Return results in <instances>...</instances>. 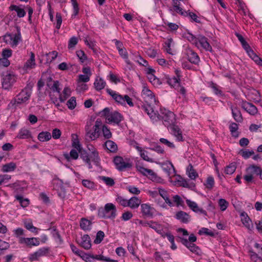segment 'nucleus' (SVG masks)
<instances>
[{
    "label": "nucleus",
    "instance_id": "1",
    "mask_svg": "<svg viewBox=\"0 0 262 262\" xmlns=\"http://www.w3.org/2000/svg\"><path fill=\"white\" fill-rule=\"evenodd\" d=\"M116 208L112 203L105 204L104 208H100L98 209V215L102 219H114L116 216Z\"/></svg>",
    "mask_w": 262,
    "mask_h": 262
},
{
    "label": "nucleus",
    "instance_id": "2",
    "mask_svg": "<svg viewBox=\"0 0 262 262\" xmlns=\"http://www.w3.org/2000/svg\"><path fill=\"white\" fill-rule=\"evenodd\" d=\"M101 116L105 117L106 122L108 123L118 124L122 120V116L117 112L110 113L108 107H106L99 113Z\"/></svg>",
    "mask_w": 262,
    "mask_h": 262
},
{
    "label": "nucleus",
    "instance_id": "3",
    "mask_svg": "<svg viewBox=\"0 0 262 262\" xmlns=\"http://www.w3.org/2000/svg\"><path fill=\"white\" fill-rule=\"evenodd\" d=\"M162 120L165 126L169 127L175 122V115L171 111L165 108L160 109V113H158L157 120Z\"/></svg>",
    "mask_w": 262,
    "mask_h": 262
},
{
    "label": "nucleus",
    "instance_id": "4",
    "mask_svg": "<svg viewBox=\"0 0 262 262\" xmlns=\"http://www.w3.org/2000/svg\"><path fill=\"white\" fill-rule=\"evenodd\" d=\"M31 91L29 89L25 88L17 94L15 98L11 101L12 105L17 106L19 104L25 103L27 101L31 96Z\"/></svg>",
    "mask_w": 262,
    "mask_h": 262
},
{
    "label": "nucleus",
    "instance_id": "5",
    "mask_svg": "<svg viewBox=\"0 0 262 262\" xmlns=\"http://www.w3.org/2000/svg\"><path fill=\"white\" fill-rule=\"evenodd\" d=\"M16 29L17 33H7L3 38L5 42L10 44L12 48L16 47L21 40L20 29L18 26H16Z\"/></svg>",
    "mask_w": 262,
    "mask_h": 262
},
{
    "label": "nucleus",
    "instance_id": "6",
    "mask_svg": "<svg viewBox=\"0 0 262 262\" xmlns=\"http://www.w3.org/2000/svg\"><path fill=\"white\" fill-rule=\"evenodd\" d=\"M17 80L16 76L11 73H9L4 76L2 80V88L7 90H10L14 83Z\"/></svg>",
    "mask_w": 262,
    "mask_h": 262
},
{
    "label": "nucleus",
    "instance_id": "7",
    "mask_svg": "<svg viewBox=\"0 0 262 262\" xmlns=\"http://www.w3.org/2000/svg\"><path fill=\"white\" fill-rule=\"evenodd\" d=\"M102 125V122L99 119H97L95 122V124L93 126V130L87 132L86 135L92 140H94L98 138L100 134V130Z\"/></svg>",
    "mask_w": 262,
    "mask_h": 262
},
{
    "label": "nucleus",
    "instance_id": "8",
    "mask_svg": "<svg viewBox=\"0 0 262 262\" xmlns=\"http://www.w3.org/2000/svg\"><path fill=\"white\" fill-rule=\"evenodd\" d=\"M19 244L30 248L39 245L40 242L38 238L24 237L19 238Z\"/></svg>",
    "mask_w": 262,
    "mask_h": 262
},
{
    "label": "nucleus",
    "instance_id": "9",
    "mask_svg": "<svg viewBox=\"0 0 262 262\" xmlns=\"http://www.w3.org/2000/svg\"><path fill=\"white\" fill-rule=\"evenodd\" d=\"M180 242L185 246L191 252L198 255L201 254V250L194 243L188 242L187 239L184 237H180Z\"/></svg>",
    "mask_w": 262,
    "mask_h": 262
},
{
    "label": "nucleus",
    "instance_id": "10",
    "mask_svg": "<svg viewBox=\"0 0 262 262\" xmlns=\"http://www.w3.org/2000/svg\"><path fill=\"white\" fill-rule=\"evenodd\" d=\"M50 248L49 247H43L40 248L36 252L30 255L29 260L31 261L38 260L40 257L46 256L49 253Z\"/></svg>",
    "mask_w": 262,
    "mask_h": 262
},
{
    "label": "nucleus",
    "instance_id": "11",
    "mask_svg": "<svg viewBox=\"0 0 262 262\" xmlns=\"http://www.w3.org/2000/svg\"><path fill=\"white\" fill-rule=\"evenodd\" d=\"M151 104L149 102L144 103L141 105V108L143 112L147 113L150 119L157 121L158 113H156L154 111V108L151 106Z\"/></svg>",
    "mask_w": 262,
    "mask_h": 262
},
{
    "label": "nucleus",
    "instance_id": "12",
    "mask_svg": "<svg viewBox=\"0 0 262 262\" xmlns=\"http://www.w3.org/2000/svg\"><path fill=\"white\" fill-rule=\"evenodd\" d=\"M114 162L117 169L119 171H123L126 168L132 167V164L128 162H124L123 159L120 156H116L114 159Z\"/></svg>",
    "mask_w": 262,
    "mask_h": 262
},
{
    "label": "nucleus",
    "instance_id": "13",
    "mask_svg": "<svg viewBox=\"0 0 262 262\" xmlns=\"http://www.w3.org/2000/svg\"><path fill=\"white\" fill-rule=\"evenodd\" d=\"M198 46H200L207 51L212 52V48L208 42L207 38L205 36L199 34L198 38Z\"/></svg>",
    "mask_w": 262,
    "mask_h": 262
},
{
    "label": "nucleus",
    "instance_id": "14",
    "mask_svg": "<svg viewBox=\"0 0 262 262\" xmlns=\"http://www.w3.org/2000/svg\"><path fill=\"white\" fill-rule=\"evenodd\" d=\"M136 168L137 170L143 175L148 177L152 180H155L157 177V174L153 171V170L144 168L140 164L136 165Z\"/></svg>",
    "mask_w": 262,
    "mask_h": 262
},
{
    "label": "nucleus",
    "instance_id": "15",
    "mask_svg": "<svg viewBox=\"0 0 262 262\" xmlns=\"http://www.w3.org/2000/svg\"><path fill=\"white\" fill-rule=\"evenodd\" d=\"M142 96L145 103H147L148 102H149L150 103L156 102V99L154 93L145 86L144 87L142 90Z\"/></svg>",
    "mask_w": 262,
    "mask_h": 262
},
{
    "label": "nucleus",
    "instance_id": "16",
    "mask_svg": "<svg viewBox=\"0 0 262 262\" xmlns=\"http://www.w3.org/2000/svg\"><path fill=\"white\" fill-rule=\"evenodd\" d=\"M141 211L142 215L148 217H152L155 213V209L148 204H141Z\"/></svg>",
    "mask_w": 262,
    "mask_h": 262
},
{
    "label": "nucleus",
    "instance_id": "17",
    "mask_svg": "<svg viewBox=\"0 0 262 262\" xmlns=\"http://www.w3.org/2000/svg\"><path fill=\"white\" fill-rule=\"evenodd\" d=\"M88 149L91 152V158L92 161L96 165L100 164V159L99 156L98 152L96 150L94 146L92 144L87 145Z\"/></svg>",
    "mask_w": 262,
    "mask_h": 262
},
{
    "label": "nucleus",
    "instance_id": "18",
    "mask_svg": "<svg viewBox=\"0 0 262 262\" xmlns=\"http://www.w3.org/2000/svg\"><path fill=\"white\" fill-rule=\"evenodd\" d=\"M186 54L188 60L194 64H198L200 62V57L198 54L190 49H187L186 50Z\"/></svg>",
    "mask_w": 262,
    "mask_h": 262
},
{
    "label": "nucleus",
    "instance_id": "19",
    "mask_svg": "<svg viewBox=\"0 0 262 262\" xmlns=\"http://www.w3.org/2000/svg\"><path fill=\"white\" fill-rule=\"evenodd\" d=\"M241 106L245 111L251 115H255L257 113V107L251 103L243 101L242 102Z\"/></svg>",
    "mask_w": 262,
    "mask_h": 262
},
{
    "label": "nucleus",
    "instance_id": "20",
    "mask_svg": "<svg viewBox=\"0 0 262 262\" xmlns=\"http://www.w3.org/2000/svg\"><path fill=\"white\" fill-rule=\"evenodd\" d=\"M171 130V134L176 137L178 141H183V138L182 134V131L179 127L175 124H172L169 126Z\"/></svg>",
    "mask_w": 262,
    "mask_h": 262
},
{
    "label": "nucleus",
    "instance_id": "21",
    "mask_svg": "<svg viewBox=\"0 0 262 262\" xmlns=\"http://www.w3.org/2000/svg\"><path fill=\"white\" fill-rule=\"evenodd\" d=\"M186 204L193 211L196 213L203 214L204 215L207 216V214L206 211L203 210L202 208H199L195 202L189 200H187Z\"/></svg>",
    "mask_w": 262,
    "mask_h": 262
},
{
    "label": "nucleus",
    "instance_id": "22",
    "mask_svg": "<svg viewBox=\"0 0 262 262\" xmlns=\"http://www.w3.org/2000/svg\"><path fill=\"white\" fill-rule=\"evenodd\" d=\"M175 217L181 223L187 224L189 222L190 217L186 212L183 211H179L176 213Z\"/></svg>",
    "mask_w": 262,
    "mask_h": 262
},
{
    "label": "nucleus",
    "instance_id": "23",
    "mask_svg": "<svg viewBox=\"0 0 262 262\" xmlns=\"http://www.w3.org/2000/svg\"><path fill=\"white\" fill-rule=\"evenodd\" d=\"M79 245L84 249L89 250L91 248V240L90 237L88 234H85L81 237V241Z\"/></svg>",
    "mask_w": 262,
    "mask_h": 262
},
{
    "label": "nucleus",
    "instance_id": "24",
    "mask_svg": "<svg viewBox=\"0 0 262 262\" xmlns=\"http://www.w3.org/2000/svg\"><path fill=\"white\" fill-rule=\"evenodd\" d=\"M231 110L232 116L235 121L237 122H242L243 120V118L239 108L236 106L234 107L231 106Z\"/></svg>",
    "mask_w": 262,
    "mask_h": 262
},
{
    "label": "nucleus",
    "instance_id": "25",
    "mask_svg": "<svg viewBox=\"0 0 262 262\" xmlns=\"http://www.w3.org/2000/svg\"><path fill=\"white\" fill-rule=\"evenodd\" d=\"M70 247L75 254L81 257L83 259H85L86 261H90L89 255L84 253L82 251L79 250L73 244L70 245Z\"/></svg>",
    "mask_w": 262,
    "mask_h": 262
},
{
    "label": "nucleus",
    "instance_id": "26",
    "mask_svg": "<svg viewBox=\"0 0 262 262\" xmlns=\"http://www.w3.org/2000/svg\"><path fill=\"white\" fill-rule=\"evenodd\" d=\"M186 173L188 177L191 180H194L199 177L198 173L194 169L191 164H189L186 168Z\"/></svg>",
    "mask_w": 262,
    "mask_h": 262
},
{
    "label": "nucleus",
    "instance_id": "27",
    "mask_svg": "<svg viewBox=\"0 0 262 262\" xmlns=\"http://www.w3.org/2000/svg\"><path fill=\"white\" fill-rule=\"evenodd\" d=\"M141 204V200L136 196H133L128 200V207L131 209H136Z\"/></svg>",
    "mask_w": 262,
    "mask_h": 262
},
{
    "label": "nucleus",
    "instance_id": "28",
    "mask_svg": "<svg viewBox=\"0 0 262 262\" xmlns=\"http://www.w3.org/2000/svg\"><path fill=\"white\" fill-rule=\"evenodd\" d=\"M9 9L11 11H15L17 13V16L19 17H23L26 15V11L23 8H20L19 6H17L15 5H12L10 6Z\"/></svg>",
    "mask_w": 262,
    "mask_h": 262
},
{
    "label": "nucleus",
    "instance_id": "29",
    "mask_svg": "<svg viewBox=\"0 0 262 262\" xmlns=\"http://www.w3.org/2000/svg\"><path fill=\"white\" fill-rule=\"evenodd\" d=\"M92 222L85 218H82L80 222V228L84 231H89L91 229Z\"/></svg>",
    "mask_w": 262,
    "mask_h": 262
},
{
    "label": "nucleus",
    "instance_id": "30",
    "mask_svg": "<svg viewBox=\"0 0 262 262\" xmlns=\"http://www.w3.org/2000/svg\"><path fill=\"white\" fill-rule=\"evenodd\" d=\"M158 189L160 195L165 200V203L169 206H172L173 204L171 200L169 199L167 192L165 189L161 188H159Z\"/></svg>",
    "mask_w": 262,
    "mask_h": 262
},
{
    "label": "nucleus",
    "instance_id": "31",
    "mask_svg": "<svg viewBox=\"0 0 262 262\" xmlns=\"http://www.w3.org/2000/svg\"><path fill=\"white\" fill-rule=\"evenodd\" d=\"M31 136V132L25 128H23L19 131L17 138L21 139H28Z\"/></svg>",
    "mask_w": 262,
    "mask_h": 262
},
{
    "label": "nucleus",
    "instance_id": "32",
    "mask_svg": "<svg viewBox=\"0 0 262 262\" xmlns=\"http://www.w3.org/2000/svg\"><path fill=\"white\" fill-rule=\"evenodd\" d=\"M106 148L112 152H115L118 149L117 144L112 140H107L104 144Z\"/></svg>",
    "mask_w": 262,
    "mask_h": 262
},
{
    "label": "nucleus",
    "instance_id": "33",
    "mask_svg": "<svg viewBox=\"0 0 262 262\" xmlns=\"http://www.w3.org/2000/svg\"><path fill=\"white\" fill-rule=\"evenodd\" d=\"M94 84L95 89L99 91L104 88L106 85V82L101 78H99L96 79Z\"/></svg>",
    "mask_w": 262,
    "mask_h": 262
},
{
    "label": "nucleus",
    "instance_id": "34",
    "mask_svg": "<svg viewBox=\"0 0 262 262\" xmlns=\"http://www.w3.org/2000/svg\"><path fill=\"white\" fill-rule=\"evenodd\" d=\"M261 168L259 166L255 165H251L246 168L247 173H249L253 176L255 174L258 176L259 172H260Z\"/></svg>",
    "mask_w": 262,
    "mask_h": 262
},
{
    "label": "nucleus",
    "instance_id": "35",
    "mask_svg": "<svg viewBox=\"0 0 262 262\" xmlns=\"http://www.w3.org/2000/svg\"><path fill=\"white\" fill-rule=\"evenodd\" d=\"M52 136L48 132H42L38 135V139L41 142H46L51 139Z\"/></svg>",
    "mask_w": 262,
    "mask_h": 262
},
{
    "label": "nucleus",
    "instance_id": "36",
    "mask_svg": "<svg viewBox=\"0 0 262 262\" xmlns=\"http://www.w3.org/2000/svg\"><path fill=\"white\" fill-rule=\"evenodd\" d=\"M63 156L68 161H70L71 158L74 160L77 159L78 158V154L75 149H72L70 151V155L68 153H65L63 154Z\"/></svg>",
    "mask_w": 262,
    "mask_h": 262
},
{
    "label": "nucleus",
    "instance_id": "37",
    "mask_svg": "<svg viewBox=\"0 0 262 262\" xmlns=\"http://www.w3.org/2000/svg\"><path fill=\"white\" fill-rule=\"evenodd\" d=\"M16 168V165L14 162H10L3 166L2 171L4 172H10L14 171Z\"/></svg>",
    "mask_w": 262,
    "mask_h": 262
},
{
    "label": "nucleus",
    "instance_id": "38",
    "mask_svg": "<svg viewBox=\"0 0 262 262\" xmlns=\"http://www.w3.org/2000/svg\"><path fill=\"white\" fill-rule=\"evenodd\" d=\"M35 65V55L33 52H31L30 59L26 61L24 67L26 69H32Z\"/></svg>",
    "mask_w": 262,
    "mask_h": 262
},
{
    "label": "nucleus",
    "instance_id": "39",
    "mask_svg": "<svg viewBox=\"0 0 262 262\" xmlns=\"http://www.w3.org/2000/svg\"><path fill=\"white\" fill-rule=\"evenodd\" d=\"M185 37L190 42L194 44L198 48H199L198 46V35L197 37L195 36L191 33L188 32L185 35Z\"/></svg>",
    "mask_w": 262,
    "mask_h": 262
},
{
    "label": "nucleus",
    "instance_id": "40",
    "mask_svg": "<svg viewBox=\"0 0 262 262\" xmlns=\"http://www.w3.org/2000/svg\"><path fill=\"white\" fill-rule=\"evenodd\" d=\"M70 89L68 87H66L64 88L63 91V95H62L60 93L59 94V99L61 102H63L64 101L68 98V97L70 95Z\"/></svg>",
    "mask_w": 262,
    "mask_h": 262
},
{
    "label": "nucleus",
    "instance_id": "41",
    "mask_svg": "<svg viewBox=\"0 0 262 262\" xmlns=\"http://www.w3.org/2000/svg\"><path fill=\"white\" fill-rule=\"evenodd\" d=\"M118 52L119 55L125 60V62L128 65H131L132 63L128 59V54L126 49L124 48L121 50H119Z\"/></svg>",
    "mask_w": 262,
    "mask_h": 262
},
{
    "label": "nucleus",
    "instance_id": "42",
    "mask_svg": "<svg viewBox=\"0 0 262 262\" xmlns=\"http://www.w3.org/2000/svg\"><path fill=\"white\" fill-rule=\"evenodd\" d=\"M58 53L55 51H52L49 52V53L46 54L47 60L46 62L48 63H51L52 61H53L57 56Z\"/></svg>",
    "mask_w": 262,
    "mask_h": 262
},
{
    "label": "nucleus",
    "instance_id": "43",
    "mask_svg": "<svg viewBox=\"0 0 262 262\" xmlns=\"http://www.w3.org/2000/svg\"><path fill=\"white\" fill-rule=\"evenodd\" d=\"M25 228L30 231L31 232L33 233H35L36 234L38 233V230H39L38 228L34 227L33 225V224L32 222H25Z\"/></svg>",
    "mask_w": 262,
    "mask_h": 262
},
{
    "label": "nucleus",
    "instance_id": "44",
    "mask_svg": "<svg viewBox=\"0 0 262 262\" xmlns=\"http://www.w3.org/2000/svg\"><path fill=\"white\" fill-rule=\"evenodd\" d=\"M236 168L235 163H232L227 166L225 169V172L227 174H231L234 172Z\"/></svg>",
    "mask_w": 262,
    "mask_h": 262
},
{
    "label": "nucleus",
    "instance_id": "45",
    "mask_svg": "<svg viewBox=\"0 0 262 262\" xmlns=\"http://www.w3.org/2000/svg\"><path fill=\"white\" fill-rule=\"evenodd\" d=\"M52 234L53 235V236L54 237L55 240L58 242L59 244H61L63 243V240L57 231V230L56 228H54L52 230Z\"/></svg>",
    "mask_w": 262,
    "mask_h": 262
},
{
    "label": "nucleus",
    "instance_id": "46",
    "mask_svg": "<svg viewBox=\"0 0 262 262\" xmlns=\"http://www.w3.org/2000/svg\"><path fill=\"white\" fill-rule=\"evenodd\" d=\"M149 227L155 230L158 233H161L162 225L153 221H149Z\"/></svg>",
    "mask_w": 262,
    "mask_h": 262
},
{
    "label": "nucleus",
    "instance_id": "47",
    "mask_svg": "<svg viewBox=\"0 0 262 262\" xmlns=\"http://www.w3.org/2000/svg\"><path fill=\"white\" fill-rule=\"evenodd\" d=\"M14 235L18 239V242L19 244V238H24L22 236L25 235L24 230L21 228H18L13 231Z\"/></svg>",
    "mask_w": 262,
    "mask_h": 262
},
{
    "label": "nucleus",
    "instance_id": "48",
    "mask_svg": "<svg viewBox=\"0 0 262 262\" xmlns=\"http://www.w3.org/2000/svg\"><path fill=\"white\" fill-rule=\"evenodd\" d=\"M137 148L138 151H140V156L143 160H144L145 161H148V162H153L152 159L151 158H149L148 157L146 151L142 150L141 149V147H138V146L137 147Z\"/></svg>",
    "mask_w": 262,
    "mask_h": 262
},
{
    "label": "nucleus",
    "instance_id": "49",
    "mask_svg": "<svg viewBox=\"0 0 262 262\" xmlns=\"http://www.w3.org/2000/svg\"><path fill=\"white\" fill-rule=\"evenodd\" d=\"M15 198L17 200L19 201V203L20 204V205L23 207H27L29 204V201L27 199H24L20 195H16Z\"/></svg>",
    "mask_w": 262,
    "mask_h": 262
},
{
    "label": "nucleus",
    "instance_id": "50",
    "mask_svg": "<svg viewBox=\"0 0 262 262\" xmlns=\"http://www.w3.org/2000/svg\"><path fill=\"white\" fill-rule=\"evenodd\" d=\"M207 189H211L214 185V178L212 176L207 178L206 183L205 184Z\"/></svg>",
    "mask_w": 262,
    "mask_h": 262
},
{
    "label": "nucleus",
    "instance_id": "51",
    "mask_svg": "<svg viewBox=\"0 0 262 262\" xmlns=\"http://www.w3.org/2000/svg\"><path fill=\"white\" fill-rule=\"evenodd\" d=\"M242 221L244 225L249 230H251L253 228V225L252 223V221L250 219V218L247 215L246 217L244 219H242Z\"/></svg>",
    "mask_w": 262,
    "mask_h": 262
},
{
    "label": "nucleus",
    "instance_id": "52",
    "mask_svg": "<svg viewBox=\"0 0 262 262\" xmlns=\"http://www.w3.org/2000/svg\"><path fill=\"white\" fill-rule=\"evenodd\" d=\"M239 154L245 159H248L250 156L253 155L254 152L253 150L250 151L249 150L242 149L240 150Z\"/></svg>",
    "mask_w": 262,
    "mask_h": 262
},
{
    "label": "nucleus",
    "instance_id": "53",
    "mask_svg": "<svg viewBox=\"0 0 262 262\" xmlns=\"http://www.w3.org/2000/svg\"><path fill=\"white\" fill-rule=\"evenodd\" d=\"M104 237V233L102 231H99L97 234L95 239L94 242L96 244H100L103 240Z\"/></svg>",
    "mask_w": 262,
    "mask_h": 262
},
{
    "label": "nucleus",
    "instance_id": "54",
    "mask_svg": "<svg viewBox=\"0 0 262 262\" xmlns=\"http://www.w3.org/2000/svg\"><path fill=\"white\" fill-rule=\"evenodd\" d=\"M228 202L224 199H220L219 200V205L222 211H225L228 207Z\"/></svg>",
    "mask_w": 262,
    "mask_h": 262
},
{
    "label": "nucleus",
    "instance_id": "55",
    "mask_svg": "<svg viewBox=\"0 0 262 262\" xmlns=\"http://www.w3.org/2000/svg\"><path fill=\"white\" fill-rule=\"evenodd\" d=\"M67 105L70 110H73L76 106V98L75 97H72L67 103Z\"/></svg>",
    "mask_w": 262,
    "mask_h": 262
},
{
    "label": "nucleus",
    "instance_id": "56",
    "mask_svg": "<svg viewBox=\"0 0 262 262\" xmlns=\"http://www.w3.org/2000/svg\"><path fill=\"white\" fill-rule=\"evenodd\" d=\"M102 130L103 136L106 139H110L112 137V133L108 127L105 125H102Z\"/></svg>",
    "mask_w": 262,
    "mask_h": 262
},
{
    "label": "nucleus",
    "instance_id": "57",
    "mask_svg": "<svg viewBox=\"0 0 262 262\" xmlns=\"http://www.w3.org/2000/svg\"><path fill=\"white\" fill-rule=\"evenodd\" d=\"M100 179L108 186H112L115 184L114 180L111 178L101 176Z\"/></svg>",
    "mask_w": 262,
    "mask_h": 262
},
{
    "label": "nucleus",
    "instance_id": "58",
    "mask_svg": "<svg viewBox=\"0 0 262 262\" xmlns=\"http://www.w3.org/2000/svg\"><path fill=\"white\" fill-rule=\"evenodd\" d=\"M166 82L170 85L173 86L176 84H179L180 78L173 77L172 78H167L166 79Z\"/></svg>",
    "mask_w": 262,
    "mask_h": 262
},
{
    "label": "nucleus",
    "instance_id": "59",
    "mask_svg": "<svg viewBox=\"0 0 262 262\" xmlns=\"http://www.w3.org/2000/svg\"><path fill=\"white\" fill-rule=\"evenodd\" d=\"M179 177H180V179L178 180L177 182L180 186H182V187H185V188H190V187L189 184H188L187 181L186 179L181 177L180 176H179Z\"/></svg>",
    "mask_w": 262,
    "mask_h": 262
},
{
    "label": "nucleus",
    "instance_id": "60",
    "mask_svg": "<svg viewBox=\"0 0 262 262\" xmlns=\"http://www.w3.org/2000/svg\"><path fill=\"white\" fill-rule=\"evenodd\" d=\"M249 55V56L255 62L257 61V60L259 59V57H258L257 54L253 51V50L251 48L250 50L246 52Z\"/></svg>",
    "mask_w": 262,
    "mask_h": 262
},
{
    "label": "nucleus",
    "instance_id": "61",
    "mask_svg": "<svg viewBox=\"0 0 262 262\" xmlns=\"http://www.w3.org/2000/svg\"><path fill=\"white\" fill-rule=\"evenodd\" d=\"M249 55V56L255 62L257 61V60L259 59V57H258L257 54L253 51V50L251 48L250 50L246 52Z\"/></svg>",
    "mask_w": 262,
    "mask_h": 262
},
{
    "label": "nucleus",
    "instance_id": "62",
    "mask_svg": "<svg viewBox=\"0 0 262 262\" xmlns=\"http://www.w3.org/2000/svg\"><path fill=\"white\" fill-rule=\"evenodd\" d=\"M116 201L123 207L128 206V200L124 199L121 196H118L116 199Z\"/></svg>",
    "mask_w": 262,
    "mask_h": 262
},
{
    "label": "nucleus",
    "instance_id": "63",
    "mask_svg": "<svg viewBox=\"0 0 262 262\" xmlns=\"http://www.w3.org/2000/svg\"><path fill=\"white\" fill-rule=\"evenodd\" d=\"M135 61L138 62L141 66L145 67L148 66L147 61L143 59L141 56H138V57H137L135 59Z\"/></svg>",
    "mask_w": 262,
    "mask_h": 262
},
{
    "label": "nucleus",
    "instance_id": "64",
    "mask_svg": "<svg viewBox=\"0 0 262 262\" xmlns=\"http://www.w3.org/2000/svg\"><path fill=\"white\" fill-rule=\"evenodd\" d=\"M82 183L84 187L89 189H93L95 187L94 183L88 180H83L82 181Z\"/></svg>",
    "mask_w": 262,
    "mask_h": 262
}]
</instances>
